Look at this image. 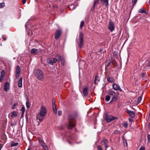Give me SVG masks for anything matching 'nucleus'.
<instances>
[{"label": "nucleus", "instance_id": "nucleus-4", "mask_svg": "<svg viewBox=\"0 0 150 150\" xmlns=\"http://www.w3.org/2000/svg\"><path fill=\"white\" fill-rule=\"evenodd\" d=\"M83 34L82 32L79 33V46L80 48L81 49L83 45Z\"/></svg>", "mask_w": 150, "mask_h": 150}, {"label": "nucleus", "instance_id": "nucleus-51", "mask_svg": "<svg viewBox=\"0 0 150 150\" xmlns=\"http://www.w3.org/2000/svg\"><path fill=\"white\" fill-rule=\"evenodd\" d=\"M2 38H3V39L4 40H6V38L4 37L3 36H2Z\"/></svg>", "mask_w": 150, "mask_h": 150}, {"label": "nucleus", "instance_id": "nucleus-53", "mask_svg": "<svg viewBox=\"0 0 150 150\" xmlns=\"http://www.w3.org/2000/svg\"><path fill=\"white\" fill-rule=\"evenodd\" d=\"M148 66H149L150 67V61H149V64H148Z\"/></svg>", "mask_w": 150, "mask_h": 150}, {"label": "nucleus", "instance_id": "nucleus-37", "mask_svg": "<svg viewBox=\"0 0 150 150\" xmlns=\"http://www.w3.org/2000/svg\"><path fill=\"white\" fill-rule=\"evenodd\" d=\"M18 105L17 103H15L12 106L11 108L12 109H14L15 108L16 106Z\"/></svg>", "mask_w": 150, "mask_h": 150}, {"label": "nucleus", "instance_id": "nucleus-13", "mask_svg": "<svg viewBox=\"0 0 150 150\" xmlns=\"http://www.w3.org/2000/svg\"><path fill=\"white\" fill-rule=\"evenodd\" d=\"M45 116H41L40 115L38 114L36 115V119L38 120L40 122H42Z\"/></svg>", "mask_w": 150, "mask_h": 150}, {"label": "nucleus", "instance_id": "nucleus-9", "mask_svg": "<svg viewBox=\"0 0 150 150\" xmlns=\"http://www.w3.org/2000/svg\"><path fill=\"white\" fill-rule=\"evenodd\" d=\"M55 100L54 98H53L52 99V108L54 112L56 114L57 112V109L55 105Z\"/></svg>", "mask_w": 150, "mask_h": 150}, {"label": "nucleus", "instance_id": "nucleus-1", "mask_svg": "<svg viewBox=\"0 0 150 150\" xmlns=\"http://www.w3.org/2000/svg\"><path fill=\"white\" fill-rule=\"evenodd\" d=\"M78 115V113L76 111H74L71 114L69 115L68 116L69 123L68 125V129H71L74 126V123L73 121L76 118Z\"/></svg>", "mask_w": 150, "mask_h": 150}, {"label": "nucleus", "instance_id": "nucleus-46", "mask_svg": "<svg viewBox=\"0 0 150 150\" xmlns=\"http://www.w3.org/2000/svg\"><path fill=\"white\" fill-rule=\"evenodd\" d=\"M139 150H145V148L144 146H141Z\"/></svg>", "mask_w": 150, "mask_h": 150}, {"label": "nucleus", "instance_id": "nucleus-41", "mask_svg": "<svg viewBox=\"0 0 150 150\" xmlns=\"http://www.w3.org/2000/svg\"><path fill=\"white\" fill-rule=\"evenodd\" d=\"M5 74V71L4 70H3L1 71V75H2V76H4Z\"/></svg>", "mask_w": 150, "mask_h": 150}, {"label": "nucleus", "instance_id": "nucleus-38", "mask_svg": "<svg viewBox=\"0 0 150 150\" xmlns=\"http://www.w3.org/2000/svg\"><path fill=\"white\" fill-rule=\"evenodd\" d=\"M142 100V97L141 96L139 97L138 98L137 103H139Z\"/></svg>", "mask_w": 150, "mask_h": 150}, {"label": "nucleus", "instance_id": "nucleus-57", "mask_svg": "<svg viewBox=\"0 0 150 150\" xmlns=\"http://www.w3.org/2000/svg\"><path fill=\"white\" fill-rule=\"evenodd\" d=\"M2 46V44L1 43H0V46Z\"/></svg>", "mask_w": 150, "mask_h": 150}, {"label": "nucleus", "instance_id": "nucleus-50", "mask_svg": "<svg viewBox=\"0 0 150 150\" xmlns=\"http://www.w3.org/2000/svg\"><path fill=\"white\" fill-rule=\"evenodd\" d=\"M19 74H16V78L17 79L18 78L19 76Z\"/></svg>", "mask_w": 150, "mask_h": 150}, {"label": "nucleus", "instance_id": "nucleus-25", "mask_svg": "<svg viewBox=\"0 0 150 150\" xmlns=\"http://www.w3.org/2000/svg\"><path fill=\"white\" fill-rule=\"evenodd\" d=\"M99 80L98 79V76H96L95 79V81H94V83L95 84H97L99 82Z\"/></svg>", "mask_w": 150, "mask_h": 150}, {"label": "nucleus", "instance_id": "nucleus-18", "mask_svg": "<svg viewBox=\"0 0 150 150\" xmlns=\"http://www.w3.org/2000/svg\"><path fill=\"white\" fill-rule=\"evenodd\" d=\"M88 88L87 87H85L83 90V94L85 97L87 96L88 95Z\"/></svg>", "mask_w": 150, "mask_h": 150}, {"label": "nucleus", "instance_id": "nucleus-56", "mask_svg": "<svg viewBox=\"0 0 150 150\" xmlns=\"http://www.w3.org/2000/svg\"><path fill=\"white\" fill-rule=\"evenodd\" d=\"M68 142L69 144H71L70 142H69V141H68Z\"/></svg>", "mask_w": 150, "mask_h": 150}, {"label": "nucleus", "instance_id": "nucleus-10", "mask_svg": "<svg viewBox=\"0 0 150 150\" xmlns=\"http://www.w3.org/2000/svg\"><path fill=\"white\" fill-rule=\"evenodd\" d=\"M112 86L113 89L115 90H119L120 91H122V90L119 86L116 83H114L112 85Z\"/></svg>", "mask_w": 150, "mask_h": 150}, {"label": "nucleus", "instance_id": "nucleus-26", "mask_svg": "<svg viewBox=\"0 0 150 150\" xmlns=\"http://www.w3.org/2000/svg\"><path fill=\"white\" fill-rule=\"evenodd\" d=\"M122 125L124 127L127 128L128 127V123L127 122H124L122 123Z\"/></svg>", "mask_w": 150, "mask_h": 150}, {"label": "nucleus", "instance_id": "nucleus-40", "mask_svg": "<svg viewBox=\"0 0 150 150\" xmlns=\"http://www.w3.org/2000/svg\"><path fill=\"white\" fill-rule=\"evenodd\" d=\"M43 148L45 150H48L49 149L48 147L46 145L44 146Z\"/></svg>", "mask_w": 150, "mask_h": 150}, {"label": "nucleus", "instance_id": "nucleus-16", "mask_svg": "<svg viewBox=\"0 0 150 150\" xmlns=\"http://www.w3.org/2000/svg\"><path fill=\"white\" fill-rule=\"evenodd\" d=\"M9 88V84L8 82H6L4 86V90L6 91H8Z\"/></svg>", "mask_w": 150, "mask_h": 150}, {"label": "nucleus", "instance_id": "nucleus-30", "mask_svg": "<svg viewBox=\"0 0 150 150\" xmlns=\"http://www.w3.org/2000/svg\"><path fill=\"white\" fill-rule=\"evenodd\" d=\"M123 143L124 145L126 146H127V142L126 140L124 138H123Z\"/></svg>", "mask_w": 150, "mask_h": 150}, {"label": "nucleus", "instance_id": "nucleus-34", "mask_svg": "<svg viewBox=\"0 0 150 150\" xmlns=\"http://www.w3.org/2000/svg\"><path fill=\"white\" fill-rule=\"evenodd\" d=\"M5 6V4L3 2L0 3V8H3Z\"/></svg>", "mask_w": 150, "mask_h": 150}, {"label": "nucleus", "instance_id": "nucleus-24", "mask_svg": "<svg viewBox=\"0 0 150 150\" xmlns=\"http://www.w3.org/2000/svg\"><path fill=\"white\" fill-rule=\"evenodd\" d=\"M20 71L21 70L19 66L18 65L17 66L16 69V74H20Z\"/></svg>", "mask_w": 150, "mask_h": 150}, {"label": "nucleus", "instance_id": "nucleus-17", "mask_svg": "<svg viewBox=\"0 0 150 150\" xmlns=\"http://www.w3.org/2000/svg\"><path fill=\"white\" fill-rule=\"evenodd\" d=\"M101 3L103 5L105 6H108V0H101Z\"/></svg>", "mask_w": 150, "mask_h": 150}, {"label": "nucleus", "instance_id": "nucleus-35", "mask_svg": "<svg viewBox=\"0 0 150 150\" xmlns=\"http://www.w3.org/2000/svg\"><path fill=\"white\" fill-rule=\"evenodd\" d=\"M138 0H132V2L133 6L136 4Z\"/></svg>", "mask_w": 150, "mask_h": 150}, {"label": "nucleus", "instance_id": "nucleus-12", "mask_svg": "<svg viewBox=\"0 0 150 150\" xmlns=\"http://www.w3.org/2000/svg\"><path fill=\"white\" fill-rule=\"evenodd\" d=\"M126 112L129 115V116L132 118H134L135 116V114L134 112L131 110H127Z\"/></svg>", "mask_w": 150, "mask_h": 150}, {"label": "nucleus", "instance_id": "nucleus-6", "mask_svg": "<svg viewBox=\"0 0 150 150\" xmlns=\"http://www.w3.org/2000/svg\"><path fill=\"white\" fill-rule=\"evenodd\" d=\"M62 33V30L60 29L57 30L55 33L54 37L57 40L60 37Z\"/></svg>", "mask_w": 150, "mask_h": 150}, {"label": "nucleus", "instance_id": "nucleus-59", "mask_svg": "<svg viewBox=\"0 0 150 150\" xmlns=\"http://www.w3.org/2000/svg\"><path fill=\"white\" fill-rule=\"evenodd\" d=\"M27 150H30V149L29 148H28Z\"/></svg>", "mask_w": 150, "mask_h": 150}, {"label": "nucleus", "instance_id": "nucleus-19", "mask_svg": "<svg viewBox=\"0 0 150 150\" xmlns=\"http://www.w3.org/2000/svg\"><path fill=\"white\" fill-rule=\"evenodd\" d=\"M11 117H16L18 115L17 112L15 111H13L9 114Z\"/></svg>", "mask_w": 150, "mask_h": 150}, {"label": "nucleus", "instance_id": "nucleus-55", "mask_svg": "<svg viewBox=\"0 0 150 150\" xmlns=\"http://www.w3.org/2000/svg\"><path fill=\"white\" fill-rule=\"evenodd\" d=\"M149 129H150V122L149 123Z\"/></svg>", "mask_w": 150, "mask_h": 150}, {"label": "nucleus", "instance_id": "nucleus-2", "mask_svg": "<svg viewBox=\"0 0 150 150\" xmlns=\"http://www.w3.org/2000/svg\"><path fill=\"white\" fill-rule=\"evenodd\" d=\"M57 57V59L56 58H49L47 59V62L48 64L52 65L57 61L59 62L62 60L61 56H59Z\"/></svg>", "mask_w": 150, "mask_h": 150}, {"label": "nucleus", "instance_id": "nucleus-27", "mask_svg": "<svg viewBox=\"0 0 150 150\" xmlns=\"http://www.w3.org/2000/svg\"><path fill=\"white\" fill-rule=\"evenodd\" d=\"M117 96L116 95L115 96L112 97V99L111 101L110 102V103L111 101H115L117 100Z\"/></svg>", "mask_w": 150, "mask_h": 150}, {"label": "nucleus", "instance_id": "nucleus-48", "mask_svg": "<svg viewBox=\"0 0 150 150\" xmlns=\"http://www.w3.org/2000/svg\"><path fill=\"white\" fill-rule=\"evenodd\" d=\"M119 133V132L118 131H116L114 132V134H117Z\"/></svg>", "mask_w": 150, "mask_h": 150}, {"label": "nucleus", "instance_id": "nucleus-3", "mask_svg": "<svg viewBox=\"0 0 150 150\" xmlns=\"http://www.w3.org/2000/svg\"><path fill=\"white\" fill-rule=\"evenodd\" d=\"M35 75L36 78L39 80H42L44 78V76L42 71L40 69L36 70Z\"/></svg>", "mask_w": 150, "mask_h": 150}, {"label": "nucleus", "instance_id": "nucleus-21", "mask_svg": "<svg viewBox=\"0 0 150 150\" xmlns=\"http://www.w3.org/2000/svg\"><path fill=\"white\" fill-rule=\"evenodd\" d=\"M22 77H21L19 79V80L18 81V86L19 87L21 88L22 87Z\"/></svg>", "mask_w": 150, "mask_h": 150}, {"label": "nucleus", "instance_id": "nucleus-31", "mask_svg": "<svg viewBox=\"0 0 150 150\" xmlns=\"http://www.w3.org/2000/svg\"><path fill=\"white\" fill-rule=\"evenodd\" d=\"M18 144V143H14V142H12L11 143V146L12 147L16 146Z\"/></svg>", "mask_w": 150, "mask_h": 150}, {"label": "nucleus", "instance_id": "nucleus-14", "mask_svg": "<svg viewBox=\"0 0 150 150\" xmlns=\"http://www.w3.org/2000/svg\"><path fill=\"white\" fill-rule=\"evenodd\" d=\"M100 0H95L94 3L93 5L92 8H91V11H93L94 10L95 6H97L98 4H99V2Z\"/></svg>", "mask_w": 150, "mask_h": 150}, {"label": "nucleus", "instance_id": "nucleus-22", "mask_svg": "<svg viewBox=\"0 0 150 150\" xmlns=\"http://www.w3.org/2000/svg\"><path fill=\"white\" fill-rule=\"evenodd\" d=\"M108 94L109 95V96L113 97L116 95L115 92L112 90H111L108 91Z\"/></svg>", "mask_w": 150, "mask_h": 150}, {"label": "nucleus", "instance_id": "nucleus-5", "mask_svg": "<svg viewBox=\"0 0 150 150\" xmlns=\"http://www.w3.org/2000/svg\"><path fill=\"white\" fill-rule=\"evenodd\" d=\"M47 113V110L46 107L44 106L41 107L39 112V114L41 116H45Z\"/></svg>", "mask_w": 150, "mask_h": 150}, {"label": "nucleus", "instance_id": "nucleus-11", "mask_svg": "<svg viewBox=\"0 0 150 150\" xmlns=\"http://www.w3.org/2000/svg\"><path fill=\"white\" fill-rule=\"evenodd\" d=\"M109 143L108 141L106 139H104L102 140V144L104 145L105 146V150L106 148L108 147L109 146H108V144Z\"/></svg>", "mask_w": 150, "mask_h": 150}, {"label": "nucleus", "instance_id": "nucleus-28", "mask_svg": "<svg viewBox=\"0 0 150 150\" xmlns=\"http://www.w3.org/2000/svg\"><path fill=\"white\" fill-rule=\"evenodd\" d=\"M139 12L140 13H146V11L144 8H141L139 10Z\"/></svg>", "mask_w": 150, "mask_h": 150}, {"label": "nucleus", "instance_id": "nucleus-7", "mask_svg": "<svg viewBox=\"0 0 150 150\" xmlns=\"http://www.w3.org/2000/svg\"><path fill=\"white\" fill-rule=\"evenodd\" d=\"M115 26L113 23L112 21H110L109 22V26L108 28L111 32H112L114 30Z\"/></svg>", "mask_w": 150, "mask_h": 150}, {"label": "nucleus", "instance_id": "nucleus-49", "mask_svg": "<svg viewBox=\"0 0 150 150\" xmlns=\"http://www.w3.org/2000/svg\"><path fill=\"white\" fill-rule=\"evenodd\" d=\"M27 0H22V3L23 4H25L26 1Z\"/></svg>", "mask_w": 150, "mask_h": 150}, {"label": "nucleus", "instance_id": "nucleus-20", "mask_svg": "<svg viewBox=\"0 0 150 150\" xmlns=\"http://www.w3.org/2000/svg\"><path fill=\"white\" fill-rule=\"evenodd\" d=\"M111 63V61L110 59H107L106 62L105 68H108Z\"/></svg>", "mask_w": 150, "mask_h": 150}, {"label": "nucleus", "instance_id": "nucleus-39", "mask_svg": "<svg viewBox=\"0 0 150 150\" xmlns=\"http://www.w3.org/2000/svg\"><path fill=\"white\" fill-rule=\"evenodd\" d=\"M38 139L40 144L42 143L43 141L42 140L41 138L40 137H38Z\"/></svg>", "mask_w": 150, "mask_h": 150}, {"label": "nucleus", "instance_id": "nucleus-15", "mask_svg": "<svg viewBox=\"0 0 150 150\" xmlns=\"http://www.w3.org/2000/svg\"><path fill=\"white\" fill-rule=\"evenodd\" d=\"M30 53L32 54L35 55L38 54V50L35 48H33L31 50Z\"/></svg>", "mask_w": 150, "mask_h": 150}, {"label": "nucleus", "instance_id": "nucleus-54", "mask_svg": "<svg viewBox=\"0 0 150 150\" xmlns=\"http://www.w3.org/2000/svg\"><path fill=\"white\" fill-rule=\"evenodd\" d=\"M73 6V5H70V6L69 7V8H71V6Z\"/></svg>", "mask_w": 150, "mask_h": 150}, {"label": "nucleus", "instance_id": "nucleus-36", "mask_svg": "<svg viewBox=\"0 0 150 150\" xmlns=\"http://www.w3.org/2000/svg\"><path fill=\"white\" fill-rule=\"evenodd\" d=\"M26 105L27 108H28L30 107V104L28 100L26 102Z\"/></svg>", "mask_w": 150, "mask_h": 150}, {"label": "nucleus", "instance_id": "nucleus-33", "mask_svg": "<svg viewBox=\"0 0 150 150\" xmlns=\"http://www.w3.org/2000/svg\"><path fill=\"white\" fill-rule=\"evenodd\" d=\"M84 25V22L83 21H81L80 25V29H81Z\"/></svg>", "mask_w": 150, "mask_h": 150}, {"label": "nucleus", "instance_id": "nucleus-47", "mask_svg": "<svg viewBox=\"0 0 150 150\" xmlns=\"http://www.w3.org/2000/svg\"><path fill=\"white\" fill-rule=\"evenodd\" d=\"M149 142H150V135L148 134L147 136Z\"/></svg>", "mask_w": 150, "mask_h": 150}, {"label": "nucleus", "instance_id": "nucleus-32", "mask_svg": "<svg viewBox=\"0 0 150 150\" xmlns=\"http://www.w3.org/2000/svg\"><path fill=\"white\" fill-rule=\"evenodd\" d=\"M21 110L22 111V116H23L25 111V108L24 107H22Z\"/></svg>", "mask_w": 150, "mask_h": 150}, {"label": "nucleus", "instance_id": "nucleus-52", "mask_svg": "<svg viewBox=\"0 0 150 150\" xmlns=\"http://www.w3.org/2000/svg\"><path fill=\"white\" fill-rule=\"evenodd\" d=\"M2 147V146L1 145V144H0V150H1Z\"/></svg>", "mask_w": 150, "mask_h": 150}, {"label": "nucleus", "instance_id": "nucleus-45", "mask_svg": "<svg viewBox=\"0 0 150 150\" xmlns=\"http://www.w3.org/2000/svg\"><path fill=\"white\" fill-rule=\"evenodd\" d=\"M98 150H102V148L100 145H98L97 147Z\"/></svg>", "mask_w": 150, "mask_h": 150}, {"label": "nucleus", "instance_id": "nucleus-23", "mask_svg": "<svg viewBox=\"0 0 150 150\" xmlns=\"http://www.w3.org/2000/svg\"><path fill=\"white\" fill-rule=\"evenodd\" d=\"M107 80L108 81L110 82H114L115 81L114 79L113 78L110 77V76H108Z\"/></svg>", "mask_w": 150, "mask_h": 150}, {"label": "nucleus", "instance_id": "nucleus-8", "mask_svg": "<svg viewBox=\"0 0 150 150\" xmlns=\"http://www.w3.org/2000/svg\"><path fill=\"white\" fill-rule=\"evenodd\" d=\"M116 119H117V118L110 115L107 116L105 118L106 120L108 122H110Z\"/></svg>", "mask_w": 150, "mask_h": 150}, {"label": "nucleus", "instance_id": "nucleus-42", "mask_svg": "<svg viewBox=\"0 0 150 150\" xmlns=\"http://www.w3.org/2000/svg\"><path fill=\"white\" fill-rule=\"evenodd\" d=\"M4 76H2V75H0V81L1 82H2L3 80Z\"/></svg>", "mask_w": 150, "mask_h": 150}, {"label": "nucleus", "instance_id": "nucleus-43", "mask_svg": "<svg viewBox=\"0 0 150 150\" xmlns=\"http://www.w3.org/2000/svg\"><path fill=\"white\" fill-rule=\"evenodd\" d=\"M40 144L43 147L44 146L46 145V144L44 143V142L43 141L42 142V143H41Z\"/></svg>", "mask_w": 150, "mask_h": 150}, {"label": "nucleus", "instance_id": "nucleus-29", "mask_svg": "<svg viewBox=\"0 0 150 150\" xmlns=\"http://www.w3.org/2000/svg\"><path fill=\"white\" fill-rule=\"evenodd\" d=\"M110 98V96L109 95H107L106 96L105 98V100L106 101H109Z\"/></svg>", "mask_w": 150, "mask_h": 150}, {"label": "nucleus", "instance_id": "nucleus-60", "mask_svg": "<svg viewBox=\"0 0 150 150\" xmlns=\"http://www.w3.org/2000/svg\"><path fill=\"white\" fill-rule=\"evenodd\" d=\"M144 74H142V76H144Z\"/></svg>", "mask_w": 150, "mask_h": 150}, {"label": "nucleus", "instance_id": "nucleus-58", "mask_svg": "<svg viewBox=\"0 0 150 150\" xmlns=\"http://www.w3.org/2000/svg\"><path fill=\"white\" fill-rule=\"evenodd\" d=\"M129 120L130 121H131L132 119H129Z\"/></svg>", "mask_w": 150, "mask_h": 150}, {"label": "nucleus", "instance_id": "nucleus-44", "mask_svg": "<svg viewBox=\"0 0 150 150\" xmlns=\"http://www.w3.org/2000/svg\"><path fill=\"white\" fill-rule=\"evenodd\" d=\"M62 112L61 110H59L58 112V115L59 116H60L61 115Z\"/></svg>", "mask_w": 150, "mask_h": 150}]
</instances>
